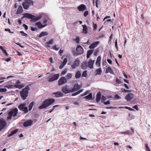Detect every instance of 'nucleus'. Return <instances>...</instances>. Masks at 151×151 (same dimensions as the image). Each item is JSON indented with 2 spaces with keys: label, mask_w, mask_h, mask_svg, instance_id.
Listing matches in <instances>:
<instances>
[{
  "label": "nucleus",
  "mask_w": 151,
  "mask_h": 151,
  "mask_svg": "<svg viewBox=\"0 0 151 151\" xmlns=\"http://www.w3.org/2000/svg\"><path fill=\"white\" fill-rule=\"evenodd\" d=\"M30 90V89L29 86H27L20 91V96L22 99L25 100L26 99L27 97L28 96L29 91Z\"/></svg>",
  "instance_id": "nucleus-1"
},
{
  "label": "nucleus",
  "mask_w": 151,
  "mask_h": 151,
  "mask_svg": "<svg viewBox=\"0 0 151 151\" xmlns=\"http://www.w3.org/2000/svg\"><path fill=\"white\" fill-rule=\"evenodd\" d=\"M54 99H46L43 101L42 104L39 107V109L46 108L55 102Z\"/></svg>",
  "instance_id": "nucleus-2"
},
{
  "label": "nucleus",
  "mask_w": 151,
  "mask_h": 151,
  "mask_svg": "<svg viewBox=\"0 0 151 151\" xmlns=\"http://www.w3.org/2000/svg\"><path fill=\"white\" fill-rule=\"evenodd\" d=\"M24 17L27 19H32L31 21L32 22H35L40 20L42 17L41 15L35 17L34 15L29 13L24 14Z\"/></svg>",
  "instance_id": "nucleus-3"
},
{
  "label": "nucleus",
  "mask_w": 151,
  "mask_h": 151,
  "mask_svg": "<svg viewBox=\"0 0 151 151\" xmlns=\"http://www.w3.org/2000/svg\"><path fill=\"white\" fill-rule=\"evenodd\" d=\"M18 112V110L17 108L12 109L8 113L9 116L7 117V119L8 120H10L12 117L16 116Z\"/></svg>",
  "instance_id": "nucleus-4"
},
{
  "label": "nucleus",
  "mask_w": 151,
  "mask_h": 151,
  "mask_svg": "<svg viewBox=\"0 0 151 151\" xmlns=\"http://www.w3.org/2000/svg\"><path fill=\"white\" fill-rule=\"evenodd\" d=\"M26 105L25 103L21 104L18 106L19 109L21 111H23L24 114L27 113L28 112V109L27 107H25Z\"/></svg>",
  "instance_id": "nucleus-5"
},
{
  "label": "nucleus",
  "mask_w": 151,
  "mask_h": 151,
  "mask_svg": "<svg viewBox=\"0 0 151 151\" xmlns=\"http://www.w3.org/2000/svg\"><path fill=\"white\" fill-rule=\"evenodd\" d=\"M62 91L63 93L65 94H67L70 93H72L71 88H70L68 85H65L63 86L62 89Z\"/></svg>",
  "instance_id": "nucleus-6"
},
{
  "label": "nucleus",
  "mask_w": 151,
  "mask_h": 151,
  "mask_svg": "<svg viewBox=\"0 0 151 151\" xmlns=\"http://www.w3.org/2000/svg\"><path fill=\"white\" fill-rule=\"evenodd\" d=\"M6 124V122L4 119H0V132L5 128Z\"/></svg>",
  "instance_id": "nucleus-7"
},
{
  "label": "nucleus",
  "mask_w": 151,
  "mask_h": 151,
  "mask_svg": "<svg viewBox=\"0 0 151 151\" xmlns=\"http://www.w3.org/2000/svg\"><path fill=\"white\" fill-rule=\"evenodd\" d=\"M134 96L132 93H130L125 96V99L127 100V102L130 101L132 99H133Z\"/></svg>",
  "instance_id": "nucleus-8"
},
{
  "label": "nucleus",
  "mask_w": 151,
  "mask_h": 151,
  "mask_svg": "<svg viewBox=\"0 0 151 151\" xmlns=\"http://www.w3.org/2000/svg\"><path fill=\"white\" fill-rule=\"evenodd\" d=\"M68 80L67 78L65 77H62L60 78L58 81L59 85H61L67 82Z\"/></svg>",
  "instance_id": "nucleus-9"
},
{
  "label": "nucleus",
  "mask_w": 151,
  "mask_h": 151,
  "mask_svg": "<svg viewBox=\"0 0 151 151\" xmlns=\"http://www.w3.org/2000/svg\"><path fill=\"white\" fill-rule=\"evenodd\" d=\"M80 60L78 59H76L74 62L73 64L71 65V67L73 69H75L76 68L78 67L80 65Z\"/></svg>",
  "instance_id": "nucleus-10"
},
{
  "label": "nucleus",
  "mask_w": 151,
  "mask_h": 151,
  "mask_svg": "<svg viewBox=\"0 0 151 151\" xmlns=\"http://www.w3.org/2000/svg\"><path fill=\"white\" fill-rule=\"evenodd\" d=\"M76 54L79 55L82 54L83 52V47L81 46H78L76 49Z\"/></svg>",
  "instance_id": "nucleus-11"
},
{
  "label": "nucleus",
  "mask_w": 151,
  "mask_h": 151,
  "mask_svg": "<svg viewBox=\"0 0 151 151\" xmlns=\"http://www.w3.org/2000/svg\"><path fill=\"white\" fill-rule=\"evenodd\" d=\"M59 77V74H57L53 75L51 78H50L48 80L49 82H52L55 81Z\"/></svg>",
  "instance_id": "nucleus-12"
},
{
  "label": "nucleus",
  "mask_w": 151,
  "mask_h": 151,
  "mask_svg": "<svg viewBox=\"0 0 151 151\" xmlns=\"http://www.w3.org/2000/svg\"><path fill=\"white\" fill-rule=\"evenodd\" d=\"M80 88V85H78V83H76L74 85L73 87L71 88L72 93H73L75 91H76L78 90Z\"/></svg>",
  "instance_id": "nucleus-13"
},
{
  "label": "nucleus",
  "mask_w": 151,
  "mask_h": 151,
  "mask_svg": "<svg viewBox=\"0 0 151 151\" xmlns=\"http://www.w3.org/2000/svg\"><path fill=\"white\" fill-rule=\"evenodd\" d=\"M77 9L79 11H83L86 10L87 8L85 5L81 4L77 7Z\"/></svg>",
  "instance_id": "nucleus-14"
},
{
  "label": "nucleus",
  "mask_w": 151,
  "mask_h": 151,
  "mask_svg": "<svg viewBox=\"0 0 151 151\" xmlns=\"http://www.w3.org/2000/svg\"><path fill=\"white\" fill-rule=\"evenodd\" d=\"M33 121L31 120L26 121L23 123V125L24 127H27L32 125Z\"/></svg>",
  "instance_id": "nucleus-15"
},
{
  "label": "nucleus",
  "mask_w": 151,
  "mask_h": 151,
  "mask_svg": "<svg viewBox=\"0 0 151 151\" xmlns=\"http://www.w3.org/2000/svg\"><path fill=\"white\" fill-rule=\"evenodd\" d=\"M99 42V41H96L94 42L89 47V48L90 49H94L97 47Z\"/></svg>",
  "instance_id": "nucleus-16"
},
{
  "label": "nucleus",
  "mask_w": 151,
  "mask_h": 151,
  "mask_svg": "<svg viewBox=\"0 0 151 151\" xmlns=\"http://www.w3.org/2000/svg\"><path fill=\"white\" fill-rule=\"evenodd\" d=\"M35 25L37 26L39 29L43 28L47 25V24L42 25L40 22H39L35 23Z\"/></svg>",
  "instance_id": "nucleus-17"
},
{
  "label": "nucleus",
  "mask_w": 151,
  "mask_h": 151,
  "mask_svg": "<svg viewBox=\"0 0 151 151\" xmlns=\"http://www.w3.org/2000/svg\"><path fill=\"white\" fill-rule=\"evenodd\" d=\"M53 95H55V97H62L63 94L60 91H58L53 93Z\"/></svg>",
  "instance_id": "nucleus-18"
},
{
  "label": "nucleus",
  "mask_w": 151,
  "mask_h": 151,
  "mask_svg": "<svg viewBox=\"0 0 151 151\" xmlns=\"http://www.w3.org/2000/svg\"><path fill=\"white\" fill-rule=\"evenodd\" d=\"M68 61V59L66 58H65L64 59L62 63L60 66L59 68L60 69H62L66 64L67 62Z\"/></svg>",
  "instance_id": "nucleus-19"
},
{
  "label": "nucleus",
  "mask_w": 151,
  "mask_h": 151,
  "mask_svg": "<svg viewBox=\"0 0 151 151\" xmlns=\"http://www.w3.org/2000/svg\"><path fill=\"white\" fill-rule=\"evenodd\" d=\"M94 62V60L92 61V60H90L88 63V67L90 68H93Z\"/></svg>",
  "instance_id": "nucleus-20"
},
{
  "label": "nucleus",
  "mask_w": 151,
  "mask_h": 151,
  "mask_svg": "<svg viewBox=\"0 0 151 151\" xmlns=\"http://www.w3.org/2000/svg\"><path fill=\"white\" fill-rule=\"evenodd\" d=\"M24 86L25 85L24 84H22L20 85L16 84L14 85V87L16 88L20 89L24 87Z\"/></svg>",
  "instance_id": "nucleus-21"
},
{
  "label": "nucleus",
  "mask_w": 151,
  "mask_h": 151,
  "mask_svg": "<svg viewBox=\"0 0 151 151\" xmlns=\"http://www.w3.org/2000/svg\"><path fill=\"white\" fill-rule=\"evenodd\" d=\"M101 93L100 92H99L96 94V101L98 102L101 98Z\"/></svg>",
  "instance_id": "nucleus-22"
},
{
  "label": "nucleus",
  "mask_w": 151,
  "mask_h": 151,
  "mask_svg": "<svg viewBox=\"0 0 151 151\" xmlns=\"http://www.w3.org/2000/svg\"><path fill=\"white\" fill-rule=\"evenodd\" d=\"M101 60V58L99 56L97 59V60H96V65L98 66L99 67L100 66V61Z\"/></svg>",
  "instance_id": "nucleus-23"
},
{
  "label": "nucleus",
  "mask_w": 151,
  "mask_h": 151,
  "mask_svg": "<svg viewBox=\"0 0 151 151\" xmlns=\"http://www.w3.org/2000/svg\"><path fill=\"white\" fill-rule=\"evenodd\" d=\"M88 67L87 63L86 62H83L81 65V67L82 69H86Z\"/></svg>",
  "instance_id": "nucleus-24"
},
{
  "label": "nucleus",
  "mask_w": 151,
  "mask_h": 151,
  "mask_svg": "<svg viewBox=\"0 0 151 151\" xmlns=\"http://www.w3.org/2000/svg\"><path fill=\"white\" fill-rule=\"evenodd\" d=\"M23 9L21 6H19V7L16 13L17 14H20L23 12Z\"/></svg>",
  "instance_id": "nucleus-25"
},
{
  "label": "nucleus",
  "mask_w": 151,
  "mask_h": 151,
  "mask_svg": "<svg viewBox=\"0 0 151 151\" xmlns=\"http://www.w3.org/2000/svg\"><path fill=\"white\" fill-rule=\"evenodd\" d=\"M105 73H109L111 74H114L113 71L112 70L111 68L110 67H108L106 68Z\"/></svg>",
  "instance_id": "nucleus-26"
},
{
  "label": "nucleus",
  "mask_w": 151,
  "mask_h": 151,
  "mask_svg": "<svg viewBox=\"0 0 151 151\" xmlns=\"http://www.w3.org/2000/svg\"><path fill=\"white\" fill-rule=\"evenodd\" d=\"M93 50H91L88 51L86 55V57L87 58H89L90 55L93 53Z\"/></svg>",
  "instance_id": "nucleus-27"
},
{
  "label": "nucleus",
  "mask_w": 151,
  "mask_h": 151,
  "mask_svg": "<svg viewBox=\"0 0 151 151\" xmlns=\"http://www.w3.org/2000/svg\"><path fill=\"white\" fill-rule=\"evenodd\" d=\"M22 6L24 9H27L29 8V5L27 3H25V2L24 1L22 4Z\"/></svg>",
  "instance_id": "nucleus-28"
},
{
  "label": "nucleus",
  "mask_w": 151,
  "mask_h": 151,
  "mask_svg": "<svg viewBox=\"0 0 151 151\" xmlns=\"http://www.w3.org/2000/svg\"><path fill=\"white\" fill-rule=\"evenodd\" d=\"M102 71L101 68H99L97 69L95 71L96 73V75H100L102 73Z\"/></svg>",
  "instance_id": "nucleus-29"
},
{
  "label": "nucleus",
  "mask_w": 151,
  "mask_h": 151,
  "mask_svg": "<svg viewBox=\"0 0 151 151\" xmlns=\"http://www.w3.org/2000/svg\"><path fill=\"white\" fill-rule=\"evenodd\" d=\"M83 27V32L84 33L86 34L87 33V27L86 25H82Z\"/></svg>",
  "instance_id": "nucleus-30"
},
{
  "label": "nucleus",
  "mask_w": 151,
  "mask_h": 151,
  "mask_svg": "<svg viewBox=\"0 0 151 151\" xmlns=\"http://www.w3.org/2000/svg\"><path fill=\"white\" fill-rule=\"evenodd\" d=\"M25 3L28 4L29 5H33L34 2L32 0H24Z\"/></svg>",
  "instance_id": "nucleus-31"
},
{
  "label": "nucleus",
  "mask_w": 151,
  "mask_h": 151,
  "mask_svg": "<svg viewBox=\"0 0 151 151\" xmlns=\"http://www.w3.org/2000/svg\"><path fill=\"white\" fill-rule=\"evenodd\" d=\"M92 93H90L88 95L85 96L84 98L89 100L92 99Z\"/></svg>",
  "instance_id": "nucleus-32"
},
{
  "label": "nucleus",
  "mask_w": 151,
  "mask_h": 151,
  "mask_svg": "<svg viewBox=\"0 0 151 151\" xmlns=\"http://www.w3.org/2000/svg\"><path fill=\"white\" fill-rule=\"evenodd\" d=\"M81 75V73L80 71H78L76 73L75 75V77L76 78H79Z\"/></svg>",
  "instance_id": "nucleus-33"
},
{
  "label": "nucleus",
  "mask_w": 151,
  "mask_h": 151,
  "mask_svg": "<svg viewBox=\"0 0 151 151\" xmlns=\"http://www.w3.org/2000/svg\"><path fill=\"white\" fill-rule=\"evenodd\" d=\"M17 131L18 130L17 129H16L14 130V131H12L11 133L8 135V137H9L12 136L13 135L15 134L17 132Z\"/></svg>",
  "instance_id": "nucleus-34"
},
{
  "label": "nucleus",
  "mask_w": 151,
  "mask_h": 151,
  "mask_svg": "<svg viewBox=\"0 0 151 151\" xmlns=\"http://www.w3.org/2000/svg\"><path fill=\"white\" fill-rule=\"evenodd\" d=\"M35 104V103L33 101L32 102L29 104V110L30 111L32 110L33 106Z\"/></svg>",
  "instance_id": "nucleus-35"
},
{
  "label": "nucleus",
  "mask_w": 151,
  "mask_h": 151,
  "mask_svg": "<svg viewBox=\"0 0 151 151\" xmlns=\"http://www.w3.org/2000/svg\"><path fill=\"white\" fill-rule=\"evenodd\" d=\"M48 35V33L46 32H42L40 35L39 37H41L42 36H44L45 35Z\"/></svg>",
  "instance_id": "nucleus-36"
},
{
  "label": "nucleus",
  "mask_w": 151,
  "mask_h": 151,
  "mask_svg": "<svg viewBox=\"0 0 151 151\" xmlns=\"http://www.w3.org/2000/svg\"><path fill=\"white\" fill-rule=\"evenodd\" d=\"M83 91L82 90H80L76 92H75L72 94V96H75L76 95H77L79 93H81Z\"/></svg>",
  "instance_id": "nucleus-37"
},
{
  "label": "nucleus",
  "mask_w": 151,
  "mask_h": 151,
  "mask_svg": "<svg viewBox=\"0 0 151 151\" xmlns=\"http://www.w3.org/2000/svg\"><path fill=\"white\" fill-rule=\"evenodd\" d=\"M72 75L71 73H68L66 76V77L68 79H69L71 78Z\"/></svg>",
  "instance_id": "nucleus-38"
},
{
  "label": "nucleus",
  "mask_w": 151,
  "mask_h": 151,
  "mask_svg": "<svg viewBox=\"0 0 151 151\" xmlns=\"http://www.w3.org/2000/svg\"><path fill=\"white\" fill-rule=\"evenodd\" d=\"M123 108V107H120V108ZM124 108L125 109H128L131 111H135V110L134 109H132L130 107H128L127 106H125L124 107Z\"/></svg>",
  "instance_id": "nucleus-39"
},
{
  "label": "nucleus",
  "mask_w": 151,
  "mask_h": 151,
  "mask_svg": "<svg viewBox=\"0 0 151 151\" xmlns=\"http://www.w3.org/2000/svg\"><path fill=\"white\" fill-rule=\"evenodd\" d=\"M52 48L53 49L56 51L58 50L59 49V47L57 45H55L53 46Z\"/></svg>",
  "instance_id": "nucleus-40"
},
{
  "label": "nucleus",
  "mask_w": 151,
  "mask_h": 151,
  "mask_svg": "<svg viewBox=\"0 0 151 151\" xmlns=\"http://www.w3.org/2000/svg\"><path fill=\"white\" fill-rule=\"evenodd\" d=\"M120 133L122 134H132L131 132H129V131H127L125 132H121Z\"/></svg>",
  "instance_id": "nucleus-41"
},
{
  "label": "nucleus",
  "mask_w": 151,
  "mask_h": 151,
  "mask_svg": "<svg viewBox=\"0 0 151 151\" xmlns=\"http://www.w3.org/2000/svg\"><path fill=\"white\" fill-rule=\"evenodd\" d=\"M106 98L104 96H102V98H101V102L102 103H103L105 101H106Z\"/></svg>",
  "instance_id": "nucleus-42"
},
{
  "label": "nucleus",
  "mask_w": 151,
  "mask_h": 151,
  "mask_svg": "<svg viewBox=\"0 0 151 151\" xmlns=\"http://www.w3.org/2000/svg\"><path fill=\"white\" fill-rule=\"evenodd\" d=\"M20 32L22 36L27 37V35L23 31H21Z\"/></svg>",
  "instance_id": "nucleus-43"
},
{
  "label": "nucleus",
  "mask_w": 151,
  "mask_h": 151,
  "mask_svg": "<svg viewBox=\"0 0 151 151\" xmlns=\"http://www.w3.org/2000/svg\"><path fill=\"white\" fill-rule=\"evenodd\" d=\"M7 91V89L5 88H0V92H5Z\"/></svg>",
  "instance_id": "nucleus-44"
},
{
  "label": "nucleus",
  "mask_w": 151,
  "mask_h": 151,
  "mask_svg": "<svg viewBox=\"0 0 151 151\" xmlns=\"http://www.w3.org/2000/svg\"><path fill=\"white\" fill-rule=\"evenodd\" d=\"M67 73V71L66 70H64L62 71L61 73V76L65 75Z\"/></svg>",
  "instance_id": "nucleus-45"
},
{
  "label": "nucleus",
  "mask_w": 151,
  "mask_h": 151,
  "mask_svg": "<svg viewBox=\"0 0 151 151\" xmlns=\"http://www.w3.org/2000/svg\"><path fill=\"white\" fill-rule=\"evenodd\" d=\"M53 41V39H51L49 42H47V44H51L52 43Z\"/></svg>",
  "instance_id": "nucleus-46"
},
{
  "label": "nucleus",
  "mask_w": 151,
  "mask_h": 151,
  "mask_svg": "<svg viewBox=\"0 0 151 151\" xmlns=\"http://www.w3.org/2000/svg\"><path fill=\"white\" fill-rule=\"evenodd\" d=\"M89 93V91H86L83 94H81V96H83L85 95H87Z\"/></svg>",
  "instance_id": "nucleus-47"
},
{
  "label": "nucleus",
  "mask_w": 151,
  "mask_h": 151,
  "mask_svg": "<svg viewBox=\"0 0 151 151\" xmlns=\"http://www.w3.org/2000/svg\"><path fill=\"white\" fill-rule=\"evenodd\" d=\"M87 76L86 71L83 72L82 76L83 77H86Z\"/></svg>",
  "instance_id": "nucleus-48"
},
{
  "label": "nucleus",
  "mask_w": 151,
  "mask_h": 151,
  "mask_svg": "<svg viewBox=\"0 0 151 151\" xmlns=\"http://www.w3.org/2000/svg\"><path fill=\"white\" fill-rule=\"evenodd\" d=\"M116 82L118 84H120L122 83V82L121 81L117 78H116Z\"/></svg>",
  "instance_id": "nucleus-49"
},
{
  "label": "nucleus",
  "mask_w": 151,
  "mask_h": 151,
  "mask_svg": "<svg viewBox=\"0 0 151 151\" xmlns=\"http://www.w3.org/2000/svg\"><path fill=\"white\" fill-rule=\"evenodd\" d=\"M75 40H76V43L78 44H79V39L78 37H76Z\"/></svg>",
  "instance_id": "nucleus-50"
},
{
  "label": "nucleus",
  "mask_w": 151,
  "mask_h": 151,
  "mask_svg": "<svg viewBox=\"0 0 151 151\" xmlns=\"http://www.w3.org/2000/svg\"><path fill=\"white\" fill-rule=\"evenodd\" d=\"M145 148L147 151H150L149 148L147 144H145Z\"/></svg>",
  "instance_id": "nucleus-51"
},
{
  "label": "nucleus",
  "mask_w": 151,
  "mask_h": 151,
  "mask_svg": "<svg viewBox=\"0 0 151 151\" xmlns=\"http://www.w3.org/2000/svg\"><path fill=\"white\" fill-rule=\"evenodd\" d=\"M99 52V50H96L95 51V52L93 53L94 55L95 56H97V54Z\"/></svg>",
  "instance_id": "nucleus-52"
},
{
  "label": "nucleus",
  "mask_w": 151,
  "mask_h": 151,
  "mask_svg": "<svg viewBox=\"0 0 151 151\" xmlns=\"http://www.w3.org/2000/svg\"><path fill=\"white\" fill-rule=\"evenodd\" d=\"M93 24V30L94 31H95V30L96 29L97 27V25L96 24Z\"/></svg>",
  "instance_id": "nucleus-53"
},
{
  "label": "nucleus",
  "mask_w": 151,
  "mask_h": 151,
  "mask_svg": "<svg viewBox=\"0 0 151 151\" xmlns=\"http://www.w3.org/2000/svg\"><path fill=\"white\" fill-rule=\"evenodd\" d=\"M88 14V12L87 11H85L83 14V15L85 17H86Z\"/></svg>",
  "instance_id": "nucleus-54"
},
{
  "label": "nucleus",
  "mask_w": 151,
  "mask_h": 151,
  "mask_svg": "<svg viewBox=\"0 0 151 151\" xmlns=\"http://www.w3.org/2000/svg\"><path fill=\"white\" fill-rule=\"evenodd\" d=\"M5 31H8L9 32L11 33H14L13 32H11V31L10 30V29H5Z\"/></svg>",
  "instance_id": "nucleus-55"
},
{
  "label": "nucleus",
  "mask_w": 151,
  "mask_h": 151,
  "mask_svg": "<svg viewBox=\"0 0 151 151\" xmlns=\"http://www.w3.org/2000/svg\"><path fill=\"white\" fill-rule=\"evenodd\" d=\"M2 51H3V53H4L6 56H8V54H7L6 50L4 49Z\"/></svg>",
  "instance_id": "nucleus-56"
},
{
  "label": "nucleus",
  "mask_w": 151,
  "mask_h": 151,
  "mask_svg": "<svg viewBox=\"0 0 151 151\" xmlns=\"http://www.w3.org/2000/svg\"><path fill=\"white\" fill-rule=\"evenodd\" d=\"M23 27H24L25 28V29L27 30L28 29V27L25 24H24L23 25Z\"/></svg>",
  "instance_id": "nucleus-57"
},
{
  "label": "nucleus",
  "mask_w": 151,
  "mask_h": 151,
  "mask_svg": "<svg viewBox=\"0 0 151 151\" xmlns=\"http://www.w3.org/2000/svg\"><path fill=\"white\" fill-rule=\"evenodd\" d=\"M133 108L135 109L136 110L138 111V106L137 105H135L133 107Z\"/></svg>",
  "instance_id": "nucleus-58"
},
{
  "label": "nucleus",
  "mask_w": 151,
  "mask_h": 151,
  "mask_svg": "<svg viewBox=\"0 0 151 151\" xmlns=\"http://www.w3.org/2000/svg\"><path fill=\"white\" fill-rule=\"evenodd\" d=\"M47 22V20L46 19H45L43 22V25L46 24V23Z\"/></svg>",
  "instance_id": "nucleus-59"
},
{
  "label": "nucleus",
  "mask_w": 151,
  "mask_h": 151,
  "mask_svg": "<svg viewBox=\"0 0 151 151\" xmlns=\"http://www.w3.org/2000/svg\"><path fill=\"white\" fill-rule=\"evenodd\" d=\"M103 103L105 105L109 104H110V102L109 101H108L106 102L104 101Z\"/></svg>",
  "instance_id": "nucleus-60"
},
{
  "label": "nucleus",
  "mask_w": 151,
  "mask_h": 151,
  "mask_svg": "<svg viewBox=\"0 0 151 151\" xmlns=\"http://www.w3.org/2000/svg\"><path fill=\"white\" fill-rule=\"evenodd\" d=\"M115 45L116 49L117 50L118 47L117 46V40H116L115 42Z\"/></svg>",
  "instance_id": "nucleus-61"
},
{
  "label": "nucleus",
  "mask_w": 151,
  "mask_h": 151,
  "mask_svg": "<svg viewBox=\"0 0 151 151\" xmlns=\"http://www.w3.org/2000/svg\"><path fill=\"white\" fill-rule=\"evenodd\" d=\"M31 30L33 31H35V30H37V28H35L34 27H31Z\"/></svg>",
  "instance_id": "nucleus-62"
},
{
  "label": "nucleus",
  "mask_w": 151,
  "mask_h": 151,
  "mask_svg": "<svg viewBox=\"0 0 151 151\" xmlns=\"http://www.w3.org/2000/svg\"><path fill=\"white\" fill-rule=\"evenodd\" d=\"M107 60L109 63L110 64H111L112 61L111 60L109 59H107Z\"/></svg>",
  "instance_id": "nucleus-63"
},
{
  "label": "nucleus",
  "mask_w": 151,
  "mask_h": 151,
  "mask_svg": "<svg viewBox=\"0 0 151 151\" xmlns=\"http://www.w3.org/2000/svg\"><path fill=\"white\" fill-rule=\"evenodd\" d=\"M74 104L76 105H78L79 104V103L78 101H76L74 103Z\"/></svg>",
  "instance_id": "nucleus-64"
}]
</instances>
